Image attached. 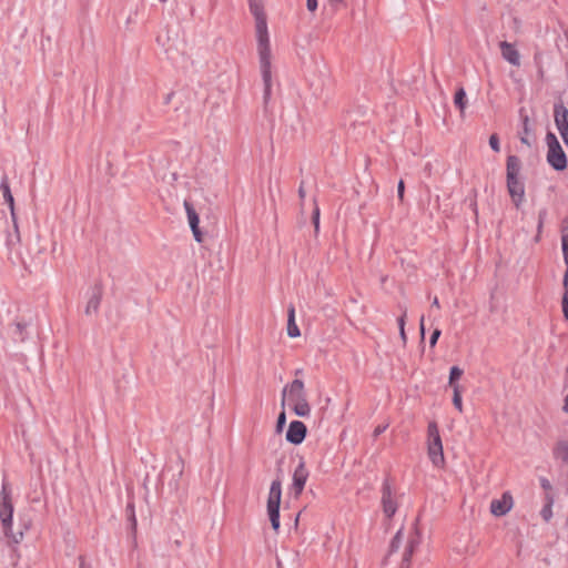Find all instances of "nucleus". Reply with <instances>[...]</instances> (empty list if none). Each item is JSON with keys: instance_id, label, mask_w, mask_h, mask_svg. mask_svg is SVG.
Wrapping results in <instances>:
<instances>
[{"instance_id": "79ce46f5", "label": "nucleus", "mask_w": 568, "mask_h": 568, "mask_svg": "<svg viewBox=\"0 0 568 568\" xmlns=\"http://www.w3.org/2000/svg\"><path fill=\"white\" fill-rule=\"evenodd\" d=\"M329 4L337 10L339 7L345 6V0H328Z\"/></svg>"}, {"instance_id": "ddd939ff", "label": "nucleus", "mask_w": 568, "mask_h": 568, "mask_svg": "<svg viewBox=\"0 0 568 568\" xmlns=\"http://www.w3.org/2000/svg\"><path fill=\"white\" fill-rule=\"evenodd\" d=\"M103 295V286L101 282H97L92 287V294L87 303L85 314H97Z\"/></svg>"}, {"instance_id": "4be33fe9", "label": "nucleus", "mask_w": 568, "mask_h": 568, "mask_svg": "<svg viewBox=\"0 0 568 568\" xmlns=\"http://www.w3.org/2000/svg\"><path fill=\"white\" fill-rule=\"evenodd\" d=\"M428 455L435 466L444 464L443 446L428 445Z\"/></svg>"}, {"instance_id": "49530a36", "label": "nucleus", "mask_w": 568, "mask_h": 568, "mask_svg": "<svg viewBox=\"0 0 568 568\" xmlns=\"http://www.w3.org/2000/svg\"><path fill=\"white\" fill-rule=\"evenodd\" d=\"M562 285L565 287V292H568V267H567V270L565 272V275H564Z\"/></svg>"}, {"instance_id": "2eb2a0df", "label": "nucleus", "mask_w": 568, "mask_h": 568, "mask_svg": "<svg viewBox=\"0 0 568 568\" xmlns=\"http://www.w3.org/2000/svg\"><path fill=\"white\" fill-rule=\"evenodd\" d=\"M554 118L559 133L568 131V109L561 102L555 104Z\"/></svg>"}, {"instance_id": "6ab92c4d", "label": "nucleus", "mask_w": 568, "mask_h": 568, "mask_svg": "<svg viewBox=\"0 0 568 568\" xmlns=\"http://www.w3.org/2000/svg\"><path fill=\"white\" fill-rule=\"evenodd\" d=\"M520 118L523 122V129L519 132L520 142L530 148L532 145V141L530 140V136L532 135V128L529 116L524 114L523 109L520 110Z\"/></svg>"}, {"instance_id": "603ef678", "label": "nucleus", "mask_w": 568, "mask_h": 568, "mask_svg": "<svg viewBox=\"0 0 568 568\" xmlns=\"http://www.w3.org/2000/svg\"><path fill=\"white\" fill-rule=\"evenodd\" d=\"M562 409L565 413H568V395L565 397Z\"/></svg>"}, {"instance_id": "f3484780", "label": "nucleus", "mask_w": 568, "mask_h": 568, "mask_svg": "<svg viewBox=\"0 0 568 568\" xmlns=\"http://www.w3.org/2000/svg\"><path fill=\"white\" fill-rule=\"evenodd\" d=\"M0 190L2 192V196H3V200L4 202L9 205V209H10V212H11V217H12V222L16 223V212H14V199H13V195L11 193V189H10V184H9V179L7 175L2 176L1 179V183H0Z\"/></svg>"}, {"instance_id": "f8f14e48", "label": "nucleus", "mask_w": 568, "mask_h": 568, "mask_svg": "<svg viewBox=\"0 0 568 568\" xmlns=\"http://www.w3.org/2000/svg\"><path fill=\"white\" fill-rule=\"evenodd\" d=\"M514 500L511 495L506 491L500 499H493L490 503V513L496 517L506 515L513 507Z\"/></svg>"}, {"instance_id": "f257e3e1", "label": "nucleus", "mask_w": 568, "mask_h": 568, "mask_svg": "<svg viewBox=\"0 0 568 568\" xmlns=\"http://www.w3.org/2000/svg\"><path fill=\"white\" fill-rule=\"evenodd\" d=\"M8 486L9 485L7 483H3L2 489L0 491V520L4 536L12 542L19 544L23 539L24 532L30 529L31 519L21 518L19 529L17 531L12 530L13 505L11 500V493Z\"/></svg>"}, {"instance_id": "a18cd8bd", "label": "nucleus", "mask_w": 568, "mask_h": 568, "mask_svg": "<svg viewBox=\"0 0 568 568\" xmlns=\"http://www.w3.org/2000/svg\"><path fill=\"white\" fill-rule=\"evenodd\" d=\"M298 196L301 200H304L305 199V189H304V182L301 183L300 187H298Z\"/></svg>"}, {"instance_id": "09e8293b", "label": "nucleus", "mask_w": 568, "mask_h": 568, "mask_svg": "<svg viewBox=\"0 0 568 568\" xmlns=\"http://www.w3.org/2000/svg\"><path fill=\"white\" fill-rule=\"evenodd\" d=\"M568 233V216L562 221V234Z\"/></svg>"}, {"instance_id": "6e6552de", "label": "nucleus", "mask_w": 568, "mask_h": 568, "mask_svg": "<svg viewBox=\"0 0 568 568\" xmlns=\"http://www.w3.org/2000/svg\"><path fill=\"white\" fill-rule=\"evenodd\" d=\"M308 475L310 474L305 467V462L303 458H301L297 467L293 473L292 490L295 497H298L303 493Z\"/></svg>"}, {"instance_id": "72a5a7b5", "label": "nucleus", "mask_w": 568, "mask_h": 568, "mask_svg": "<svg viewBox=\"0 0 568 568\" xmlns=\"http://www.w3.org/2000/svg\"><path fill=\"white\" fill-rule=\"evenodd\" d=\"M312 222L314 224L315 233L320 230V207L315 205L312 214Z\"/></svg>"}, {"instance_id": "6e6d98bb", "label": "nucleus", "mask_w": 568, "mask_h": 568, "mask_svg": "<svg viewBox=\"0 0 568 568\" xmlns=\"http://www.w3.org/2000/svg\"><path fill=\"white\" fill-rule=\"evenodd\" d=\"M302 373H303V369H302V368H297V369L295 371V375H296V376H297V375H301Z\"/></svg>"}, {"instance_id": "473e14b6", "label": "nucleus", "mask_w": 568, "mask_h": 568, "mask_svg": "<svg viewBox=\"0 0 568 568\" xmlns=\"http://www.w3.org/2000/svg\"><path fill=\"white\" fill-rule=\"evenodd\" d=\"M561 247L565 263L568 267V233L561 235Z\"/></svg>"}, {"instance_id": "a878e982", "label": "nucleus", "mask_w": 568, "mask_h": 568, "mask_svg": "<svg viewBox=\"0 0 568 568\" xmlns=\"http://www.w3.org/2000/svg\"><path fill=\"white\" fill-rule=\"evenodd\" d=\"M554 455L556 458L568 462V443L565 440L558 442L554 448Z\"/></svg>"}, {"instance_id": "5fc2aeb1", "label": "nucleus", "mask_w": 568, "mask_h": 568, "mask_svg": "<svg viewBox=\"0 0 568 568\" xmlns=\"http://www.w3.org/2000/svg\"><path fill=\"white\" fill-rule=\"evenodd\" d=\"M432 306H433V307H439V301H438V298H437V297H435V298L433 300Z\"/></svg>"}, {"instance_id": "f704fd0d", "label": "nucleus", "mask_w": 568, "mask_h": 568, "mask_svg": "<svg viewBox=\"0 0 568 568\" xmlns=\"http://www.w3.org/2000/svg\"><path fill=\"white\" fill-rule=\"evenodd\" d=\"M489 145L490 148L495 151V152H499L500 151V143H499V138L496 133L491 134L489 136Z\"/></svg>"}, {"instance_id": "864d4df0", "label": "nucleus", "mask_w": 568, "mask_h": 568, "mask_svg": "<svg viewBox=\"0 0 568 568\" xmlns=\"http://www.w3.org/2000/svg\"><path fill=\"white\" fill-rule=\"evenodd\" d=\"M545 214H546L545 211L539 213V227H541V225H542V217H544Z\"/></svg>"}, {"instance_id": "13d9d810", "label": "nucleus", "mask_w": 568, "mask_h": 568, "mask_svg": "<svg viewBox=\"0 0 568 568\" xmlns=\"http://www.w3.org/2000/svg\"><path fill=\"white\" fill-rule=\"evenodd\" d=\"M567 373H568V366H567Z\"/></svg>"}, {"instance_id": "412c9836", "label": "nucleus", "mask_w": 568, "mask_h": 568, "mask_svg": "<svg viewBox=\"0 0 568 568\" xmlns=\"http://www.w3.org/2000/svg\"><path fill=\"white\" fill-rule=\"evenodd\" d=\"M428 445L430 446H443L442 438L439 435L438 426L436 422H430L427 427Z\"/></svg>"}, {"instance_id": "2f4dec72", "label": "nucleus", "mask_w": 568, "mask_h": 568, "mask_svg": "<svg viewBox=\"0 0 568 568\" xmlns=\"http://www.w3.org/2000/svg\"><path fill=\"white\" fill-rule=\"evenodd\" d=\"M285 425H286V414H285V410L283 409L277 416V420H276V425H275L276 433H278V434L282 433Z\"/></svg>"}, {"instance_id": "aec40b11", "label": "nucleus", "mask_w": 568, "mask_h": 568, "mask_svg": "<svg viewBox=\"0 0 568 568\" xmlns=\"http://www.w3.org/2000/svg\"><path fill=\"white\" fill-rule=\"evenodd\" d=\"M287 335L290 337H298L301 335L300 328L295 323V307L294 305H290L287 310Z\"/></svg>"}, {"instance_id": "c9c22d12", "label": "nucleus", "mask_w": 568, "mask_h": 568, "mask_svg": "<svg viewBox=\"0 0 568 568\" xmlns=\"http://www.w3.org/2000/svg\"><path fill=\"white\" fill-rule=\"evenodd\" d=\"M564 318L568 322V292H565L561 300Z\"/></svg>"}, {"instance_id": "c756f323", "label": "nucleus", "mask_w": 568, "mask_h": 568, "mask_svg": "<svg viewBox=\"0 0 568 568\" xmlns=\"http://www.w3.org/2000/svg\"><path fill=\"white\" fill-rule=\"evenodd\" d=\"M402 540L403 529H399L390 541L388 556H390L393 552H396L399 549Z\"/></svg>"}, {"instance_id": "3c124183", "label": "nucleus", "mask_w": 568, "mask_h": 568, "mask_svg": "<svg viewBox=\"0 0 568 568\" xmlns=\"http://www.w3.org/2000/svg\"><path fill=\"white\" fill-rule=\"evenodd\" d=\"M420 335H422V338H424V334H425V326H424V316H422L420 318Z\"/></svg>"}, {"instance_id": "393cba45", "label": "nucleus", "mask_w": 568, "mask_h": 568, "mask_svg": "<svg viewBox=\"0 0 568 568\" xmlns=\"http://www.w3.org/2000/svg\"><path fill=\"white\" fill-rule=\"evenodd\" d=\"M454 103L459 109L460 113L464 114V111L466 109V103H467L466 92H465L464 88H459L456 91L455 97H454Z\"/></svg>"}, {"instance_id": "dca6fc26", "label": "nucleus", "mask_w": 568, "mask_h": 568, "mask_svg": "<svg viewBox=\"0 0 568 568\" xmlns=\"http://www.w3.org/2000/svg\"><path fill=\"white\" fill-rule=\"evenodd\" d=\"M503 58L510 64L518 67L520 64V54L514 44L501 41L499 43Z\"/></svg>"}, {"instance_id": "20e7f679", "label": "nucleus", "mask_w": 568, "mask_h": 568, "mask_svg": "<svg viewBox=\"0 0 568 568\" xmlns=\"http://www.w3.org/2000/svg\"><path fill=\"white\" fill-rule=\"evenodd\" d=\"M282 498V483L280 478L272 481L267 498V514L275 532L280 529V505Z\"/></svg>"}, {"instance_id": "cd10ccee", "label": "nucleus", "mask_w": 568, "mask_h": 568, "mask_svg": "<svg viewBox=\"0 0 568 568\" xmlns=\"http://www.w3.org/2000/svg\"><path fill=\"white\" fill-rule=\"evenodd\" d=\"M28 327V324L27 323H23V322H17L14 323V331H13V336L17 341L19 342H24L26 341V329Z\"/></svg>"}, {"instance_id": "7ed1b4c3", "label": "nucleus", "mask_w": 568, "mask_h": 568, "mask_svg": "<svg viewBox=\"0 0 568 568\" xmlns=\"http://www.w3.org/2000/svg\"><path fill=\"white\" fill-rule=\"evenodd\" d=\"M256 37H257V50H258V57H260L261 73H262V79L264 82L263 100H264V104L266 106L271 99V89H272L270 39H268V33L258 34Z\"/></svg>"}, {"instance_id": "39448f33", "label": "nucleus", "mask_w": 568, "mask_h": 568, "mask_svg": "<svg viewBox=\"0 0 568 568\" xmlns=\"http://www.w3.org/2000/svg\"><path fill=\"white\" fill-rule=\"evenodd\" d=\"M546 143L548 164L556 171H564L567 168V156L557 136L550 131L546 134Z\"/></svg>"}, {"instance_id": "4d7b16f0", "label": "nucleus", "mask_w": 568, "mask_h": 568, "mask_svg": "<svg viewBox=\"0 0 568 568\" xmlns=\"http://www.w3.org/2000/svg\"><path fill=\"white\" fill-rule=\"evenodd\" d=\"M470 205L473 206L474 212L476 213V201H473Z\"/></svg>"}, {"instance_id": "58836bf2", "label": "nucleus", "mask_w": 568, "mask_h": 568, "mask_svg": "<svg viewBox=\"0 0 568 568\" xmlns=\"http://www.w3.org/2000/svg\"><path fill=\"white\" fill-rule=\"evenodd\" d=\"M540 486L544 490L547 491L546 494H550L549 491L552 489V486L547 478H545V477L540 478Z\"/></svg>"}, {"instance_id": "a211bd4d", "label": "nucleus", "mask_w": 568, "mask_h": 568, "mask_svg": "<svg viewBox=\"0 0 568 568\" xmlns=\"http://www.w3.org/2000/svg\"><path fill=\"white\" fill-rule=\"evenodd\" d=\"M13 227H14V232L13 233H9L8 237H7V246L10 251L9 253V258H11L13 261V263L16 262L11 254L12 252H14L16 254V258L17 260H20L21 257V254L18 250V246L20 245V242H21V239H20V233H19V229H18V224L17 222L14 223L13 222Z\"/></svg>"}, {"instance_id": "8fccbe9b", "label": "nucleus", "mask_w": 568, "mask_h": 568, "mask_svg": "<svg viewBox=\"0 0 568 568\" xmlns=\"http://www.w3.org/2000/svg\"><path fill=\"white\" fill-rule=\"evenodd\" d=\"M560 135L568 148V131L561 132Z\"/></svg>"}, {"instance_id": "c85d7f7f", "label": "nucleus", "mask_w": 568, "mask_h": 568, "mask_svg": "<svg viewBox=\"0 0 568 568\" xmlns=\"http://www.w3.org/2000/svg\"><path fill=\"white\" fill-rule=\"evenodd\" d=\"M463 373V369L458 366L450 367L448 384L450 387H453V389H455V386H459L457 381L462 377Z\"/></svg>"}, {"instance_id": "0eeeda50", "label": "nucleus", "mask_w": 568, "mask_h": 568, "mask_svg": "<svg viewBox=\"0 0 568 568\" xmlns=\"http://www.w3.org/2000/svg\"><path fill=\"white\" fill-rule=\"evenodd\" d=\"M248 7H250L251 13L255 18L256 36L268 33L267 32L266 14L264 12L263 1L262 0H248Z\"/></svg>"}, {"instance_id": "37998d69", "label": "nucleus", "mask_w": 568, "mask_h": 568, "mask_svg": "<svg viewBox=\"0 0 568 568\" xmlns=\"http://www.w3.org/2000/svg\"><path fill=\"white\" fill-rule=\"evenodd\" d=\"M307 9L313 12L317 9V0H306Z\"/></svg>"}, {"instance_id": "e433bc0d", "label": "nucleus", "mask_w": 568, "mask_h": 568, "mask_svg": "<svg viewBox=\"0 0 568 568\" xmlns=\"http://www.w3.org/2000/svg\"><path fill=\"white\" fill-rule=\"evenodd\" d=\"M442 332L440 329L436 328L433 331L432 335H430V338H429V344L432 347H434L440 336Z\"/></svg>"}, {"instance_id": "c03bdc74", "label": "nucleus", "mask_w": 568, "mask_h": 568, "mask_svg": "<svg viewBox=\"0 0 568 568\" xmlns=\"http://www.w3.org/2000/svg\"><path fill=\"white\" fill-rule=\"evenodd\" d=\"M79 568H91V565L85 561L84 556L79 557Z\"/></svg>"}, {"instance_id": "ea45409f", "label": "nucleus", "mask_w": 568, "mask_h": 568, "mask_svg": "<svg viewBox=\"0 0 568 568\" xmlns=\"http://www.w3.org/2000/svg\"><path fill=\"white\" fill-rule=\"evenodd\" d=\"M406 316H407V310L403 308V313H402V315L397 320L398 328L399 329H402V327L405 328Z\"/></svg>"}, {"instance_id": "f03ea898", "label": "nucleus", "mask_w": 568, "mask_h": 568, "mask_svg": "<svg viewBox=\"0 0 568 568\" xmlns=\"http://www.w3.org/2000/svg\"><path fill=\"white\" fill-rule=\"evenodd\" d=\"M521 161L517 155H508L506 161V184L510 199L519 209L525 199V185L519 178Z\"/></svg>"}, {"instance_id": "4c0bfd02", "label": "nucleus", "mask_w": 568, "mask_h": 568, "mask_svg": "<svg viewBox=\"0 0 568 568\" xmlns=\"http://www.w3.org/2000/svg\"><path fill=\"white\" fill-rule=\"evenodd\" d=\"M404 192H405V183L403 180H400L397 185V196L400 202L404 201Z\"/></svg>"}, {"instance_id": "423d86ee", "label": "nucleus", "mask_w": 568, "mask_h": 568, "mask_svg": "<svg viewBox=\"0 0 568 568\" xmlns=\"http://www.w3.org/2000/svg\"><path fill=\"white\" fill-rule=\"evenodd\" d=\"M306 398V392L304 387V382L302 379L295 378L293 382L287 384L282 390V408L285 407L286 403L290 406L295 403L303 402Z\"/></svg>"}, {"instance_id": "1a4fd4ad", "label": "nucleus", "mask_w": 568, "mask_h": 568, "mask_svg": "<svg viewBox=\"0 0 568 568\" xmlns=\"http://www.w3.org/2000/svg\"><path fill=\"white\" fill-rule=\"evenodd\" d=\"M382 505L383 511L386 515V517L392 518L397 510V504L393 499L392 485L388 478L384 480L382 486Z\"/></svg>"}, {"instance_id": "de8ad7c7", "label": "nucleus", "mask_w": 568, "mask_h": 568, "mask_svg": "<svg viewBox=\"0 0 568 568\" xmlns=\"http://www.w3.org/2000/svg\"><path fill=\"white\" fill-rule=\"evenodd\" d=\"M399 336H400V339H402L403 344L405 345L406 342H407V336H406L405 328L402 327V329H399Z\"/></svg>"}, {"instance_id": "a19ab883", "label": "nucleus", "mask_w": 568, "mask_h": 568, "mask_svg": "<svg viewBox=\"0 0 568 568\" xmlns=\"http://www.w3.org/2000/svg\"><path fill=\"white\" fill-rule=\"evenodd\" d=\"M388 427V424H385V425H378L374 432H373V437L374 438H377L381 434H383Z\"/></svg>"}, {"instance_id": "9b49d317", "label": "nucleus", "mask_w": 568, "mask_h": 568, "mask_svg": "<svg viewBox=\"0 0 568 568\" xmlns=\"http://www.w3.org/2000/svg\"><path fill=\"white\" fill-rule=\"evenodd\" d=\"M184 207H185V211L187 214V220H189V224L192 230L193 236L197 243H202L203 242V233L199 226V224H200L199 214L196 213L192 203H190L186 200L184 201Z\"/></svg>"}, {"instance_id": "5701e85b", "label": "nucleus", "mask_w": 568, "mask_h": 568, "mask_svg": "<svg viewBox=\"0 0 568 568\" xmlns=\"http://www.w3.org/2000/svg\"><path fill=\"white\" fill-rule=\"evenodd\" d=\"M293 412L300 417H306L311 413V406L307 402V397L303 402L295 403L291 406Z\"/></svg>"}, {"instance_id": "b1692460", "label": "nucleus", "mask_w": 568, "mask_h": 568, "mask_svg": "<svg viewBox=\"0 0 568 568\" xmlns=\"http://www.w3.org/2000/svg\"><path fill=\"white\" fill-rule=\"evenodd\" d=\"M125 514H126L128 520L130 521L131 532H132L133 537H135V532H136V517H135V510H134V504L133 503H128V505L125 507Z\"/></svg>"}, {"instance_id": "4468645a", "label": "nucleus", "mask_w": 568, "mask_h": 568, "mask_svg": "<svg viewBox=\"0 0 568 568\" xmlns=\"http://www.w3.org/2000/svg\"><path fill=\"white\" fill-rule=\"evenodd\" d=\"M419 544H420V535L417 530H415L414 535H412L407 541V546L403 554L400 568H409L410 558Z\"/></svg>"}, {"instance_id": "bb28decb", "label": "nucleus", "mask_w": 568, "mask_h": 568, "mask_svg": "<svg viewBox=\"0 0 568 568\" xmlns=\"http://www.w3.org/2000/svg\"><path fill=\"white\" fill-rule=\"evenodd\" d=\"M546 501L547 503L541 509L540 515L546 521H549L552 516L551 507L554 504V496L551 494H546Z\"/></svg>"}, {"instance_id": "9d476101", "label": "nucleus", "mask_w": 568, "mask_h": 568, "mask_svg": "<svg viewBox=\"0 0 568 568\" xmlns=\"http://www.w3.org/2000/svg\"><path fill=\"white\" fill-rule=\"evenodd\" d=\"M307 434L306 425L301 420H293L286 432V440L293 445H300L304 442Z\"/></svg>"}, {"instance_id": "7c9ffc66", "label": "nucleus", "mask_w": 568, "mask_h": 568, "mask_svg": "<svg viewBox=\"0 0 568 568\" xmlns=\"http://www.w3.org/2000/svg\"><path fill=\"white\" fill-rule=\"evenodd\" d=\"M453 404L456 409H458L459 412H463L460 386H455L454 395H453Z\"/></svg>"}]
</instances>
